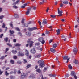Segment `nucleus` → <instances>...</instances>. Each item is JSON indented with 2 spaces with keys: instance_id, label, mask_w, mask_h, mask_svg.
I'll use <instances>...</instances> for the list:
<instances>
[{
  "instance_id": "nucleus-1",
  "label": "nucleus",
  "mask_w": 79,
  "mask_h": 79,
  "mask_svg": "<svg viewBox=\"0 0 79 79\" xmlns=\"http://www.w3.org/2000/svg\"><path fill=\"white\" fill-rule=\"evenodd\" d=\"M38 63H40L39 66H41V68H44L45 66V65H44V61L42 60H39L38 62Z\"/></svg>"
},
{
  "instance_id": "nucleus-2",
  "label": "nucleus",
  "mask_w": 79,
  "mask_h": 79,
  "mask_svg": "<svg viewBox=\"0 0 79 79\" xmlns=\"http://www.w3.org/2000/svg\"><path fill=\"white\" fill-rule=\"evenodd\" d=\"M38 40L39 42H41V44H44V43H45V41L43 38L40 37L38 39Z\"/></svg>"
},
{
  "instance_id": "nucleus-3",
  "label": "nucleus",
  "mask_w": 79,
  "mask_h": 79,
  "mask_svg": "<svg viewBox=\"0 0 79 79\" xmlns=\"http://www.w3.org/2000/svg\"><path fill=\"white\" fill-rule=\"evenodd\" d=\"M36 29H37V28L36 27H33L32 28H28V31H34V30H36Z\"/></svg>"
},
{
  "instance_id": "nucleus-4",
  "label": "nucleus",
  "mask_w": 79,
  "mask_h": 79,
  "mask_svg": "<svg viewBox=\"0 0 79 79\" xmlns=\"http://www.w3.org/2000/svg\"><path fill=\"white\" fill-rule=\"evenodd\" d=\"M62 10H61L60 11V9L58 8V14H59V15H57V16H62Z\"/></svg>"
},
{
  "instance_id": "nucleus-5",
  "label": "nucleus",
  "mask_w": 79,
  "mask_h": 79,
  "mask_svg": "<svg viewBox=\"0 0 79 79\" xmlns=\"http://www.w3.org/2000/svg\"><path fill=\"white\" fill-rule=\"evenodd\" d=\"M30 52L31 53H32V54H34L36 53V50L35 48H33L31 49Z\"/></svg>"
},
{
  "instance_id": "nucleus-6",
  "label": "nucleus",
  "mask_w": 79,
  "mask_h": 79,
  "mask_svg": "<svg viewBox=\"0 0 79 79\" xmlns=\"http://www.w3.org/2000/svg\"><path fill=\"white\" fill-rule=\"evenodd\" d=\"M74 74H75L74 71H72L70 75H71V76H73L75 79H77V76H76V75H74Z\"/></svg>"
},
{
  "instance_id": "nucleus-7",
  "label": "nucleus",
  "mask_w": 79,
  "mask_h": 79,
  "mask_svg": "<svg viewBox=\"0 0 79 79\" xmlns=\"http://www.w3.org/2000/svg\"><path fill=\"white\" fill-rule=\"evenodd\" d=\"M27 76V74H25L24 73H22L21 76V79H24L25 77H26Z\"/></svg>"
},
{
  "instance_id": "nucleus-8",
  "label": "nucleus",
  "mask_w": 79,
  "mask_h": 79,
  "mask_svg": "<svg viewBox=\"0 0 79 79\" xmlns=\"http://www.w3.org/2000/svg\"><path fill=\"white\" fill-rule=\"evenodd\" d=\"M30 40V39H29V41H28L27 42L28 43H31L29 44V46L30 47H32V45H33V43H34V42L29 41Z\"/></svg>"
},
{
  "instance_id": "nucleus-9",
  "label": "nucleus",
  "mask_w": 79,
  "mask_h": 79,
  "mask_svg": "<svg viewBox=\"0 0 79 79\" xmlns=\"http://www.w3.org/2000/svg\"><path fill=\"white\" fill-rule=\"evenodd\" d=\"M43 25H44V24H47V19H44L43 20V22H42Z\"/></svg>"
},
{
  "instance_id": "nucleus-10",
  "label": "nucleus",
  "mask_w": 79,
  "mask_h": 79,
  "mask_svg": "<svg viewBox=\"0 0 79 79\" xmlns=\"http://www.w3.org/2000/svg\"><path fill=\"white\" fill-rule=\"evenodd\" d=\"M73 52L74 53V54H76L77 53V48H75L73 49Z\"/></svg>"
},
{
  "instance_id": "nucleus-11",
  "label": "nucleus",
  "mask_w": 79,
  "mask_h": 79,
  "mask_svg": "<svg viewBox=\"0 0 79 79\" xmlns=\"http://www.w3.org/2000/svg\"><path fill=\"white\" fill-rule=\"evenodd\" d=\"M50 51L51 52H52V53H55L56 52L55 50L53 48H51L50 49Z\"/></svg>"
},
{
  "instance_id": "nucleus-12",
  "label": "nucleus",
  "mask_w": 79,
  "mask_h": 79,
  "mask_svg": "<svg viewBox=\"0 0 79 79\" xmlns=\"http://www.w3.org/2000/svg\"><path fill=\"white\" fill-rule=\"evenodd\" d=\"M21 46V44L19 43H16L14 44L15 47H20Z\"/></svg>"
},
{
  "instance_id": "nucleus-13",
  "label": "nucleus",
  "mask_w": 79,
  "mask_h": 79,
  "mask_svg": "<svg viewBox=\"0 0 79 79\" xmlns=\"http://www.w3.org/2000/svg\"><path fill=\"white\" fill-rule=\"evenodd\" d=\"M49 76H50V77H55L56 76V75L55 74H50L49 75Z\"/></svg>"
},
{
  "instance_id": "nucleus-14",
  "label": "nucleus",
  "mask_w": 79,
  "mask_h": 79,
  "mask_svg": "<svg viewBox=\"0 0 79 79\" xmlns=\"http://www.w3.org/2000/svg\"><path fill=\"white\" fill-rule=\"evenodd\" d=\"M26 35L28 36H31V33L29 32H27L26 33Z\"/></svg>"
},
{
  "instance_id": "nucleus-15",
  "label": "nucleus",
  "mask_w": 79,
  "mask_h": 79,
  "mask_svg": "<svg viewBox=\"0 0 79 79\" xmlns=\"http://www.w3.org/2000/svg\"><path fill=\"white\" fill-rule=\"evenodd\" d=\"M27 5V3L24 4L23 6H21V8H24L26 7V6Z\"/></svg>"
},
{
  "instance_id": "nucleus-16",
  "label": "nucleus",
  "mask_w": 79,
  "mask_h": 79,
  "mask_svg": "<svg viewBox=\"0 0 79 79\" xmlns=\"http://www.w3.org/2000/svg\"><path fill=\"white\" fill-rule=\"evenodd\" d=\"M60 31H61V30L60 29H58L56 30V32H57V35H58V34H60Z\"/></svg>"
},
{
  "instance_id": "nucleus-17",
  "label": "nucleus",
  "mask_w": 79,
  "mask_h": 79,
  "mask_svg": "<svg viewBox=\"0 0 79 79\" xmlns=\"http://www.w3.org/2000/svg\"><path fill=\"white\" fill-rule=\"evenodd\" d=\"M18 56H23L24 55V54L23 53H19L18 54Z\"/></svg>"
},
{
  "instance_id": "nucleus-18",
  "label": "nucleus",
  "mask_w": 79,
  "mask_h": 79,
  "mask_svg": "<svg viewBox=\"0 0 79 79\" xmlns=\"http://www.w3.org/2000/svg\"><path fill=\"white\" fill-rule=\"evenodd\" d=\"M63 3L64 4H65V5H67V4H68V2L67 1H64L63 2Z\"/></svg>"
},
{
  "instance_id": "nucleus-19",
  "label": "nucleus",
  "mask_w": 79,
  "mask_h": 79,
  "mask_svg": "<svg viewBox=\"0 0 79 79\" xmlns=\"http://www.w3.org/2000/svg\"><path fill=\"white\" fill-rule=\"evenodd\" d=\"M56 47H57V44H56L55 43L53 44V48H55Z\"/></svg>"
},
{
  "instance_id": "nucleus-20",
  "label": "nucleus",
  "mask_w": 79,
  "mask_h": 79,
  "mask_svg": "<svg viewBox=\"0 0 79 79\" xmlns=\"http://www.w3.org/2000/svg\"><path fill=\"white\" fill-rule=\"evenodd\" d=\"M12 53H13V54H16V53H17V51H15L14 50H12Z\"/></svg>"
},
{
  "instance_id": "nucleus-21",
  "label": "nucleus",
  "mask_w": 79,
  "mask_h": 79,
  "mask_svg": "<svg viewBox=\"0 0 79 79\" xmlns=\"http://www.w3.org/2000/svg\"><path fill=\"white\" fill-rule=\"evenodd\" d=\"M26 55L27 56H28L29 55V51L27 50H26Z\"/></svg>"
},
{
  "instance_id": "nucleus-22",
  "label": "nucleus",
  "mask_w": 79,
  "mask_h": 79,
  "mask_svg": "<svg viewBox=\"0 0 79 79\" xmlns=\"http://www.w3.org/2000/svg\"><path fill=\"white\" fill-rule=\"evenodd\" d=\"M74 63L77 64H78L79 63V62H78V61L77 60H75L74 61Z\"/></svg>"
},
{
  "instance_id": "nucleus-23",
  "label": "nucleus",
  "mask_w": 79,
  "mask_h": 79,
  "mask_svg": "<svg viewBox=\"0 0 79 79\" xmlns=\"http://www.w3.org/2000/svg\"><path fill=\"white\" fill-rule=\"evenodd\" d=\"M36 71L37 72H38V73H41V70H40V69H36Z\"/></svg>"
},
{
  "instance_id": "nucleus-24",
  "label": "nucleus",
  "mask_w": 79,
  "mask_h": 79,
  "mask_svg": "<svg viewBox=\"0 0 79 79\" xmlns=\"http://www.w3.org/2000/svg\"><path fill=\"white\" fill-rule=\"evenodd\" d=\"M30 13V11L29 10H27V11L26 12V15H28Z\"/></svg>"
},
{
  "instance_id": "nucleus-25",
  "label": "nucleus",
  "mask_w": 79,
  "mask_h": 79,
  "mask_svg": "<svg viewBox=\"0 0 79 79\" xmlns=\"http://www.w3.org/2000/svg\"><path fill=\"white\" fill-rule=\"evenodd\" d=\"M68 56H65L64 57H63V58L64 60H67L68 59Z\"/></svg>"
},
{
  "instance_id": "nucleus-26",
  "label": "nucleus",
  "mask_w": 79,
  "mask_h": 79,
  "mask_svg": "<svg viewBox=\"0 0 79 79\" xmlns=\"http://www.w3.org/2000/svg\"><path fill=\"white\" fill-rule=\"evenodd\" d=\"M50 16L52 18H55L56 15H51Z\"/></svg>"
},
{
  "instance_id": "nucleus-27",
  "label": "nucleus",
  "mask_w": 79,
  "mask_h": 79,
  "mask_svg": "<svg viewBox=\"0 0 79 79\" xmlns=\"http://www.w3.org/2000/svg\"><path fill=\"white\" fill-rule=\"evenodd\" d=\"M9 32L11 34H13L14 32V31H11V30H10L9 31Z\"/></svg>"
},
{
  "instance_id": "nucleus-28",
  "label": "nucleus",
  "mask_w": 79,
  "mask_h": 79,
  "mask_svg": "<svg viewBox=\"0 0 79 79\" xmlns=\"http://www.w3.org/2000/svg\"><path fill=\"white\" fill-rule=\"evenodd\" d=\"M14 17H15V18H19V16L17 14H15L14 15Z\"/></svg>"
},
{
  "instance_id": "nucleus-29",
  "label": "nucleus",
  "mask_w": 79,
  "mask_h": 79,
  "mask_svg": "<svg viewBox=\"0 0 79 79\" xmlns=\"http://www.w3.org/2000/svg\"><path fill=\"white\" fill-rule=\"evenodd\" d=\"M30 67H31V64H28L27 66H26V68L27 69V68H30Z\"/></svg>"
},
{
  "instance_id": "nucleus-30",
  "label": "nucleus",
  "mask_w": 79,
  "mask_h": 79,
  "mask_svg": "<svg viewBox=\"0 0 79 79\" xmlns=\"http://www.w3.org/2000/svg\"><path fill=\"white\" fill-rule=\"evenodd\" d=\"M8 37H6L4 38V40L5 42H8Z\"/></svg>"
},
{
  "instance_id": "nucleus-31",
  "label": "nucleus",
  "mask_w": 79,
  "mask_h": 79,
  "mask_svg": "<svg viewBox=\"0 0 79 79\" xmlns=\"http://www.w3.org/2000/svg\"><path fill=\"white\" fill-rule=\"evenodd\" d=\"M10 63L11 64H14V63H15V62H14V60H10Z\"/></svg>"
},
{
  "instance_id": "nucleus-32",
  "label": "nucleus",
  "mask_w": 79,
  "mask_h": 79,
  "mask_svg": "<svg viewBox=\"0 0 79 79\" xmlns=\"http://www.w3.org/2000/svg\"><path fill=\"white\" fill-rule=\"evenodd\" d=\"M34 76V75L33 74H32V75H30V76H29V78H31V77L33 78Z\"/></svg>"
},
{
  "instance_id": "nucleus-33",
  "label": "nucleus",
  "mask_w": 79,
  "mask_h": 79,
  "mask_svg": "<svg viewBox=\"0 0 79 79\" xmlns=\"http://www.w3.org/2000/svg\"><path fill=\"white\" fill-rule=\"evenodd\" d=\"M32 8H33V10H36V7L35 6H32Z\"/></svg>"
},
{
  "instance_id": "nucleus-34",
  "label": "nucleus",
  "mask_w": 79,
  "mask_h": 79,
  "mask_svg": "<svg viewBox=\"0 0 79 79\" xmlns=\"http://www.w3.org/2000/svg\"><path fill=\"white\" fill-rule=\"evenodd\" d=\"M47 67L46 68V67H45L44 68V69L43 70V72H45L46 71H47Z\"/></svg>"
},
{
  "instance_id": "nucleus-35",
  "label": "nucleus",
  "mask_w": 79,
  "mask_h": 79,
  "mask_svg": "<svg viewBox=\"0 0 79 79\" xmlns=\"http://www.w3.org/2000/svg\"><path fill=\"white\" fill-rule=\"evenodd\" d=\"M68 67L69 69H72V66L71 65L69 64L68 66Z\"/></svg>"
},
{
  "instance_id": "nucleus-36",
  "label": "nucleus",
  "mask_w": 79,
  "mask_h": 79,
  "mask_svg": "<svg viewBox=\"0 0 79 79\" xmlns=\"http://www.w3.org/2000/svg\"><path fill=\"white\" fill-rule=\"evenodd\" d=\"M18 34L20 35V36H21V37L23 36V35H22V34L20 32H19L18 33Z\"/></svg>"
},
{
  "instance_id": "nucleus-37",
  "label": "nucleus",
  "mask_w": 79,
  "mask_h": 79,
  "mask_svg": "<svg viewBox=\"0 0 79 79\" xmlns=\"http://www.w3.org/2000/svg\"><path fill=\"white\" fill-rule=\"evenodd\" d=\"M5 74L6 76H8L9 75V73H8L7 71H6L5 72Z\"/></svg>"
},
{
  "instance_id": "nucleus-38",
  "label": "nucleus",
  "mask_w": 79,
  "mask_h": 79,
  "mask_svg": "<svg viewBox=\"0 0 79 79\" xmlns=\"http://www.w3.org/2000/svg\"><path fill=\"white\" fill-rule=\"evenodd\" d=\"M13 8H15V9H17V8H18V6H13Z\"/></svg>"
},
{
  "instance_id": "nucleus-39",
  "label": "nucleus",
  "mask_w": 79,
  "mask_h": 79,
  "mask_svg": "<svg viewBox=\"0 0 79 79\" xmlns=\"http://www.w3.org/2000/svg\"><path fill=\"white\" fill-rule=\"evenodd\" d=\"M40 56H41L40 54L36 56V58H40Z\"/></svg>"
},
{
  "instance_id": "nucleus-40",
  "label": "nucleus",
  "mask_w": 79,
  "mask_h": 79,
  "mask_svg": "<svg viewBox=\"0 0 79 79\" xmlns=\"http://www.w3.org/2000/svg\"><path fill=\"white\" fill-rule=\"evenodd\" d=\"M15 29L16 30V31H20V29L18 27L15 28Z\"/></svg>"
},
{
  "instance_id": "nucleus-41",
  "label": "nucleus",
  "mask_w": 79,
  "mask_h": 79,
  "mask_svg": "<svg viewBox=\"0 0 79 79\" xmlns=\"http://www.w3.org/2000/svg\"><path fill=\"white\" fill-rule=\"evenodd\" d=\"M32 6L31 7H29L27 9V10H29V11H31V10L32 9Z\"/></svg>"
},
{
  "instance_id": "nucleus-42",
  "label": "nucleus",
  "mask_w": 79,
  "mask_h": 79,
  "mask_svg": "<svg viewBox=\"0 0 79 79\" xmlns=\"http://www.w3.org/2000/svg\"><path fill=\"white\" fill-rule=\"evenodd\" d=\"M40 43H36L35 45H37L38 46H39V45H40Z\"/></svg>"
},
{
  "instance_id": "nucleus-43",
  "label": "nucleus",
  "mask_w": 79,
  "mask_h": 79,
  "mask_svg": "<svg viewBox=\"0 0 79 79\" xmlns=\"http://www.w3.org/2000/svg\"><path fill=\"white\" fill-rule=\"evenodd\" d=\"M7 45L9 46V47H12V45L10 44L9 43H7Z\"/></svg>"
},
{
  "instance_id": "nucleus-44",
  "label": "nucleus",
  "mask_w": 79,
  "mask_h": 79,
  "mask_svg": "<svg viewBox=\"0 0 79 79\" xmlns=\"http://www.w3.org/2000/svg\"><path fill=\"white\" fill-rule=\"evenodd\" d=\"M24 23V19L23 18L22 19V24H23Z\"/></svg>"
},
{
  "instance_id": "nucleus-45",
  "label": "nucleus",
  "mask_w": 79,
  "mask_h": 79,
  "mask_svg": "<svg viewBox=\"0 0 79 79\" xmlns=\"http://www.w3.org/2000/svg\"><path fill=\"white\" fill-rule=\"evenodd\" d=\"M69 76V74H67L65 75V77L66 78H68V77Z\"/></svg>"
},
{
  "instance_id": "nucleus-46",
  "label": "nucleus",
  "mask_w": 79,
  "mask_h": 79,
  "mask_svg": "<svg viewBox=\"0 0 79 79\" xmlns=\"http://www.w3.org/2000/svg\"><path fill=\"white\" fill-rule=\"evenodd\" d=\"M60 7H63V4L62 3H61L60 4Z\"/></svg>"
},
{
  "instance_id": "nucleus-47",
  "label": "nucleus",
  "mask_w": 79,
  "mask_h": 79,
  "mask_svg": "<svg viewBox=\"0 0 79 79\" xmlns=\"http://www.w3.org/2000/svg\"><path fill=\"white\" fill-rule=\"evenodd\" d=\"M77 20L78 23H79V17H78L77 18Z\"/></svg>"
},
{
  "instance_id": "nucleus-48",
  "label": "nucleus",
  "mask_w": 79,
  "mask_h": 79,
  "mask_svg": "<svg viewBox=\"0 0 79 79\" xmlns=\"http://www.w3.org/2000/svg\"><path fill=\"white\" fill-rule=\"evenodd\" d=\"M3 18H4V16L3 15L0 16V19H3Z\"/></svg>"
},
{
  "instance_id": "nucleus-49",
  "label": "nucleus",
  "mask_w": 79,
  "mask_h": 79,
  "mask_svg": "<svg viewBox=\"0 0 79 79\" xmlns=\"http://www.w3.org/2000/svg\"><path fill=\"white\" fill-rule=\"evenodd\" d=\"M16 5V2H14L12 4V5L13 6H15Z\"/></svg>"
},
{
  "instance_id": "nucleus-50",
  "label": "nucleus",
  "mask_w": 79,
  "mask_h": 79,
  "mask_svg": "<svg viewBox=\"0 0 79 79\" xmlns=\"http://www.w3.org/2000/svg\"><path fill=\"white\" fill-rule=\"evenodd\" d=\"M3 36V34H2L0 35V38H2V37Z\"/></svg>"
},
{
  "instance_id": "nucleus-51",
  "label": "nucleus",
  "mask_w": 79,
  "mask_h": 79,
  "mask_svg": "<svg viewBox=\"0 0 79 79\" xmlns=\"http://www.w3.org/2000/svg\"><path fill=\"white\" fill-rule=\"evenodd\" d=\"M14 59H16L17 58V56H13Z\"/></svg>"
},
{
  "instance_id": "nucleus-52",
  "label": "nucleus",
  "mask_w": 79,
  "mask_h": 79,
  "mask_svg": "<svg viewBox=\"0 0 79 79\" xmlns=\"http://www.w3.org/2000/svg\"><path fill=\"white\" fill-rule=\"evenodd\" d=\"M28 25H27V24H25L24 25V27H28Z\"/></svg>"
},
{
  "instance_id": "nucleus-53",
  "label": "nucleus",
  "mask_w": 79,
  "mask_h": 79,
  "mask_svg": "<svg viewBox=\"0 0 79 79\" xmlns=\"http://www.w3.org/2000/svg\"><path fill=\"white\" fill-rule=\"evenodd\" d=\"M23 61L24 62V63H27V62L26 60V59H23Z\"/></svg>"
},
{
  "instance_id": "nucleus-54",
  "label": "nucleus",
  "mask_w": 79,
  "mask_h": 79,
  "mask_svg": "<svg viewBox=\"0 0 79 79\" xmlns=\"http://www.w3.org/2000/svg\"><path fill=\"white\" fill-rule=\"evenodd\" d=\"M3 71H1V70L0 69V75H1L2 74V73H3Z\"/></svg>"
},
{
  "instance_id": "nucleus-55",
  "label": "nucleus",
  "mask_w": 79,
  "mask_h": 79,
  "mask_svg": "<svg viewBox=\"0 0 79 79\" xmlns=\"http://www.w3.org/2000/svg\"><path fill=\"white\" fill-rule=\"evenodd\" d=\"M66 20V19H62L61 20V21L62 22H64V21Z\"/></svg>"
},
{
  "instance_id": "nucleus-56",
  "label": "nucleus",
  "mask_w": 79,
  "mask_h": 79,
  "mask_svg": "<svg viewBox=\"0 0 79 79\" xmlns=\"http://www.w3.org/2000/svg\"><path fill=\"white\" fill-rule=\"evenodd\" d=\"M49 32L48 31H46V34H49Z\"/></svg>"
},
{
  "instance_id": "nucleus-57",
  "label": "nucleus",
  "mask_w": 79,
  "mask_h": 79,
  "mask_svg": "<svg viewBox=\"0 0 79 79\" xmlns=\"http://www.w3.org/2000/svg\"><path fill=\"white\" fill-rule=\"evenodd\" d=\"M5 58V57L4 56H2V57H1V58H0V59L1 60H3V59H4V58Z\"/></svg>"
},
{
  "instance_id": "nucleus-58",
  "label": "nucleus",
  "mask_w": 79,
  "mask_h": 79,
  "mask_svg": "<svg viewBox=\"0 0 79 79\" xmlns=\"http://www.w3.org/2000/svg\"><path fill=\"white\" fill-rule=\"evenodd\" d=\"M19 2H20L19 0H18L16 1V2H15V3H16V4H17V3H19Z\"/></svg>"
},
{
  "instance_id": "nucleus-59",
  "label": "nucleus",
  "mask_w": 79,
  "mask_h": 79,
  "mask_svg": "<svg viewBox=\"0 0 79 79\" xmlns=\"http://www.w3.org/2000/svg\"><path fill=\"white\" fill-rule=\"evenodd\" d=\"M5 24L4 23H3V25L2 26V27L3 28H5Z\"/></svg>"
},
{
  "instance_id": "nucleus-60",
  "label": "nucleus",
  "mask_w": 79,
  "mask_h": 79,
  "mask_svg": "<svg viewBox=\"0 0 79 79\" xmlns=\"http://www.w3.org/2000/svg\"><path fill=\"white\" fill-rule=\"evenodd\" d=\"M10 26H11L12 27H13V24L12 23H10Z\"/></svg>"
},
{
  "instance_id": "nucleus-61",
  "label": "nucleus",
  "mask_w": 79,
  "mask_h": 79,
  "mask_svg": "<svg viewBox=\"0 0 79 79\" xmlns=\"http://www.w3.org/2000/svg\"><path fill=\"white\" fill-rule=\"evenodd\" d=\"M18 63H19V64H21L22 63L21 62H20L19 61H18L17 62Z\"/></svg>"
},
{
  "instance_id": "nucleus-62",
  "label": "nucleus",
  "mask_w": 79,
  "mask_h": 79,
  "mask_svg": "<svg viewBox=\"0 0 79 79\" xmlns=\"http://www.w3.org/2000/svg\"><path fill=\"white\" fill-rule=\"evenodd\" d=\"M9 50V48H6V52H5V53H6V52H7Z\"/></svg>"
},
{
  "instance_id": "nucleus-63",
  "label": "nucleus",
  "mask_w": 79,
  "mask_h": 79,
  "mask_svg": "<svg viewBox=\"0 0 79 79\" xmlns=\"http://www.w3.org/2000/svg\"><path fill=\"white\" fill-rule=\"evenodd\" d=\"M61 37L62 38V39H63V38H65V36L63 35L61 36Z\"/></svg>"
},
{
  "instance_id": "nucleus-64",
  "label": "nucleus",
  "mask_w": 79,
  "mask_h": 79,
  "mask_svg": "<svg viewBox=\"0 0 79 79\" xmlns=\"http://www.w3.org/2000/svg\"><path fill=\"white\" fill-rule=\"evenodd\" d=\"M38 23L39 25H41V22L40 21H38Z\"/></svg>"
}]
</instances>
